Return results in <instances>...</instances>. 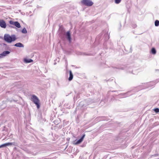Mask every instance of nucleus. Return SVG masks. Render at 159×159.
Segmentation results:
<instances>
[{
    "mask_svg": "<svg viewBox=\"0 0 159 159\" xmlns=\"http://www.w3.org/2000/svg\"><path fill=\"white\" fill-rule=\"evenodd\" d=\"M13 144V143H7L3 144H2L0 145V148L6 147L7 146L11 145Z\"/></svg>",
    "mask_w": 159,
    "mask_h": 159,
    "instance_id": "nucleus-8",
    "label": "nucleus"
},
{
    "mask_svg": "<svg viewBox=\"0 0 159 159\" xmlns=\"http://www.w3.org/2000/svg\"><path fill=\"white\" fill-rule=\"evenodd\" d=\"M9 23L11 24V25H15V23L16 22V21H13L12 20H10L9 21Z\"/></svg>",
    "mask_w": 159,
    "mask_h": 159,
    "instance_id": "nucleus-16",
    "label": "nucleus"
},
{
    "mask_svg": "<svg viewBox=\"0 0 159 159\" xmlns=\"http://www.w3.org/2000/svg\"><path fill=\"white\" fill-rule=\"evenodd\" d=\"M75 68H79V67H76Z\"/></svg>",
    "mask_w": 159,
    "mask_h": 159,
    "instance_id": "nucleus-21",
    "label": "nucleus"
},
{
    "mask_svg": "<svg viewBox=\"0 0 159 159\" xmlns=\"http://www.w3.org/2000/svg\"><path fill=\"white\" fill-rule=\"evenodd\" d=\"M69 73H70V77L69 78L68 80L69 81H71L73 79V75L72 73V72L71 70H70L69 71Z\"/></svg>",
    "mask_w": 159,
    "mask_h": 159,
    "instance_id": "nucleus-11",
    "label": "nucleus"
},
{
    "mask_svg": "<svg viewBox=\"0 0 159 159\" xmlns=\"http://www.w3.org/2000/svg\"><path fill=\"white\" fill-rule=\"evenodd\" d=\"M21 32L23 34H26L27 33V30L25 28L22 30Z\"/></svg>",
    "mask_w": 159,
    "mask_h": 159,
    "instance_id": "nucleus-15",
    "label": "nucleus"
},
{
    "mask_svg": "<svg viewBox=\"0 0 159 159\" xmlns=\"http://www.w3.org/2000/svg\"><path fill=\"white\" fill-rule=\"evenodd\" d=\"M14 46H16V47H18L23 48L24 47V45L22 43H16L14 45Z\"/></svg>",
    "mask_w": 159,
    "mask_h": 159,
    "instance_id": "nucleus-9",
    "label": "nucleus"
},
{
    "mask_svg": "<svg viewBox=\"0 0 159 159\" xmlns=\"http://www.w3.org/2000/svg\"><path fill=\"white\" fill-rule=\"evenodd\" d=\"M136 25H134V26L133 27L134 28H135V27H136Z\"/></svg>",
    "mask_w": 159,
    "mask_h": 159,
    "instance_id": "nucleus-20",
    "label": "nucleus"
},
{
    "mask_svg": "<svg viewBox=\"0 0 159 159\" xmlns=\"http://www.w3.org/2000/svg\"><path fill=\"white\" fill-rule=\"evenodd\" d=\"M4 39L6 42L10 43L15 41L16 38L15 35L10 36L9 34H6L4 35Z\"/></svg>",
    "mask_w": 159,
    "mask_h": 159,
    "instance_id": "nucleus-1",
    "label": "nucleus"
},
{
    "mask_svg": "<svg viewBox=\"0 0 159 159\" xmlns=\"http://www.w3.org/2000/svg\"><path fill=\"white\" fill-rule=\"evenodd\" d=\"M154 110L156 113H158L159 112V109L158 108H155Z\"/></svg>",
    "mask_w": 159,
    "mask_h": 159,
    "instance_id": "nucleus-18",
    "label": "nucleus"
},
{
    "mask_svg": "<svg viewBox=\"0 0 159 159\" xmlns=\"http://www.w3.org/2000/svg\"><path fill=\"white\" fill-rule=\"evenodd\" d=\"M1 68H2L1 67H0V69H1Z\"/></svg>",
    "mask_w": 159,
    "mask_h": 159,
    "instance_id": "nucleus-22",
    "label": "nucleus"
},
{
    "mask_svg": "<svg viewBox=\"0 0 159 159\" xmlns=\"http://www.w3.org/2000/svg\"><path fill=\"white\" fill-rule=\"evenodd\" d=\"M9 27H11V28H14V27L13 26H10Z\"/></svg>",
    "mask_w": 159,
    "mask_h": 159,
    "instance_id": "nucleus-19",
    "label": "nucleus"
},
{
    "mask_svg": "<svg viewBox=\"0 0 159 159\" xmlns=\"http://www.w3.org/2000/svg\"><path fill=\"white\" fill-rule=\"evenodd\" d=\"M14 25L18 28L20 27V23L17 21H16Z\"/></svg>",
    "mask_w": 159,
    "mask_h": 159,
    "instance_id": "nucleus-12",
    "label": "nucleus"
},
{
    "mask_svg": "<svg viewBox=\"0 0 159 159\" xmlns=\"http://www.w3.org/2000/svg\"><path fill=\"white\" fill-rule=\"evenodd\" d=\"M33 60L30 59L25 58L24 61L25 63H30L32 62Z\"/></svg>",
    "mask_w": 159,
    "mask_h": 159,
    "instance_id": "nucleus-10",
    "label": "nucleus"
},
{
    "mask_svg": "<svg viewBox=\"0 0 159 159\" xmlns=\"http://www.w3.org/2000/svg\"><path fill=\"white\" fill-rule=\"evenodd\" d=\"M10 53V52L9 51H4L2 53L0 54V58H3L4 57L6 56L7 55Z\"/></svg>",
    "mask_w": 159,
    "mask_h": 159,
    "instance_id": "nucleus-5",
    "label": "nucleus"
},
{
    "mask_svg": "<svg viewBox=\"0 0 159 159\" xmlns=\"http://www.w3.org/2000/svg\"><path fill=\"white\" fill-rule=\"evenodd\" d=\"M151 52L153 54H155L156 53V50L154 48H152L151 50Z\"/></svg>",
    "mask_w": 159,
    "mask_h": 159,
    "instance_id": "nucleus-13",
    "label": "nucleus"
},
{
    "mask_svg": "<svg viewBox=\"0 0 159 159\" xmlns=\"http://www.w3.org/2000/svg\"><path fill=\"white\" fill-rule=\"evenodd\" d=\"M66 38L68 40L69 42L70 43L71 41V37L70 31H67L66 34Z\"/></svg>",
    "mask_w": 159,
    "mask_h": 159,
    "instance_id": "nucleus-6",
    "label": "nucleus"
},
{
    "mask_svg": "<svg viewBox=\"0 0 159 159\" xmlns=\"http://www.w3.org/2000/svg\"><path fill=\"white\" fill-rule=\"evenodd\" d=\"M155 25L156 26H158L159 25V21L156 20L155 21Z\"/></svg>",
    "mask_w": 159,
    "mask_h": 159,
    "instance_id": "nucleus-14",
    "label": "nucleus"
},
{
    "mask_svg": "<svg viewBox=\"0 0 159 159\" xmlns=\"http://www.w3.org/2000/svg\"><path fill=\"white\" fill-rule=\"evenodd\" d=\"M85 136V134H84L81 138L78 140H77L76 143H75V144L76 145L80 143L83 141V139Z\"/></svg>",
    "mask_w": 159,
    "mask_h": 159,
    "instance_id": "nucleus-7",
    "label": "nucleus"
},
{
    "mask_svg": "<svg viewBox=\"0 0 159 159\" xmlns=\"http://www.w3.org/2000/svg\"><path fill=\"white\" fill-rule=\"evenodd\" d=\"M81 3L85 6H91L93 4V3L90 0H82Z\"/></svg>",
    "mask_w": 159,
    "mask_h": 159,
    "instance_id": "nucleus-3",
    "label": "nucleus"
},
{
    "mask_svg": "<svg viewBox=\"0 0 159 159\" xmlns=\"http://www.w3.org/2000/svg\"><path fill=\"white\" fill-rule=\"evenodd\" d=\"M121 1V0H115V3L116 4L119 3Z\"/></svg>",
    "mask_w": 159,
    "mask_h": 159,
    "instance_id": "nucleus-17",
    "label": "nucleus"
},
{
    "mask_svg": "<svg viewBox=\"0 0 159 159\" xmlns=\"http://www.w3.org/2000/svg\"><path fill=\"white\" fill-rule=\"evenodd\" d=\"M30 100L37 106L38 109L40 107V101L39 98L35 95H32L30 98Z\"/></svg>",
    "mask_w": 159,
    "mask_h": 159,
    "instance_id": "nucleus-2",
    "label": "nucleus"
},
{
    "mask_svg": "<svg viewBox=\"0 0 159 159\" xmlns=\"http://www.w3.org/2000/svg\"><path fill=\"white\" fill-rule=\"evenodd\" d=\"M0 26L3 28H5L6 27V24L4 20H0Z\"/></svg>",
    "mask_w": 159,
    "mask_h": 159,
    "instance_id": "nucleus-4",
    "label": "nucleus"
}]
</instances>
